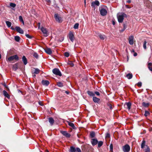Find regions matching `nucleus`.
<instances>
[{"label": "nucleus", "mask_w": 152, "mask_h": 152, "mask_svg": "<svg viewBox=\"0 0 152 152\" xmlns=\"http://www.w3.org/2000/svg\"><path fill=\"white\" fill-rule=\"evenodd\" d=\"M61 133L64 136H65L67 137H69L70 136V135L66 131H61Z\"/></svg>", "instance_id": "11"}, {"label": "nucleus", "mask_w": 152, "mask_h": 152, "mask_svg": "<svg viewBox=\"0 0 152 152\" xmlns=\"http://www.w3.org/2000/svg\"><path fill=\"white\" fill-rule=\"evenodd\" d=\"M6 23L8 27H10L11 25V23L9 21H6Z\"/></svg>", "instance_id": "28"}, {"label": "nucleus", "mask_w": 152, "mask_h": 152, "mask_svg": "<svg viewBox=\"0 0 152 152\" xmlns=\"http://www.w3.org/2000/svg\"><path fill=\"white\" fill-rule=\"evenodd\" d=\"M142 105L143 106L145 107H147L149 106V104L148 103H146L145 102H143L142 103Z\"/></svg>", "instance_id": "29"}, {"label": "nucleus", "mask_w": 152, "mask_h": 152, "mask_svg": "<svg viewBox=\"0 0 152 152\" xmlns=\"http://www.w3.org/2000/svg\"><path fill=\"white\" fill-rule=\"evenodd\" d=\"M110 137V135L109 133H107L106 134L105 137L106 138H109Z\"/></svg>", "instance_id": "40"}, {"label": "nucleus", "mask_w": 152, "mask_h": 152, "mask_svg": "<svg viewBox=\"0 0 152 152\" xmlns=\"http://www.w3.org/2000/svg\"><path fill=\"white\" fill-rule=\"evenodd\" d=\"M150 113L149 112H148L147 111H145V113L144 114V115L145 116H147L148 115H149Z\"/></svg>", "instance_id": "39"}, {"label": "nucleus", "mask_w": 152, "mask_h": 152, "mask_svg": "<svg viewBox=\"0 0 152 152\" xmlns=\"http://www.w3.org/2000/svg\"><path fill=\"white\" fill-rule=\"evenodd\" d=\"M124 31V30L123 29H122L120 31V32H123V31Z\"/></svg>", "instance_id": "62"}, {"label": "nucleus", "mask_w": 152, "mask_h": 152, "mask_svg": "<svg viewBox=\"0 0 152 152\" xmlns=\"http://www.w3.org/2000/svg\"><path fill=\"white\" fill-rule=\"evenodd\" d=\"M50 0H46V1L48 2H50Z\"/></svg>", "instance_id": "64"}, {"label": "nucleus", "mask_w": 152, "mask_h": 152, "mask_svg": "<svg viewBox=\"0 0 152 152\" xmlns=\"http://www.w3.org/2000/svg\"><path fill=\"white\" fill-rule=\"evenodd\" d=\"M87 93L90 96H93V97L94 96H95L94 93L92 91H87Z\"/></svg>", "instance_id": "22"}, {"label": "nucleus", "mask_w": 152, "mask_h": 152, "mask_svg": "<svg viewBox=\"0 0 152 152\" xmlns=\"http://www.w3.org/2000/svg\"><path fill=\"white\" fill-rule=\"evenodd\" d=\"M99 11L101 15L102 16H105L107 14V11L104 8H102L100 10H99Z\"/></svg>", "instance_id": "7"}, {"label": "nucleus", "mask_w": 152, "mask_h": 152, "mask_svg": "<svg viewBox=\"0 0 152 152\" xmlns=\"http://www.w3.org/2000/svg\"><path fill=\"white\" fill-rule=\"evenodd\" d=\"M3 93L4 95L7 98L9 99L10 98V96L9 95L8 93L5 90L3 91Z\"/></svg>", "instance_id": "19"}, {"label": "nucleus", "mask_w": 152, "mask_h": 152, "mask_svg": "<svg viewBox=\"0 0 152 152\" xmlns=\"http://www.w3.org/2000/svg\"><path fill=\"white\" fill-rule=\"evenodd\" d=\"M123 26H124V28H123V29L124 30H125V29H126V25L125 24H124V25H123Z\"/></svg>", "instance_id": "54"}, {"label": "nucleus", "mask_w": 152, "mask_h": 152, "mask_svg": "<svg viewBox=\"0 0 152 152\" xmlns=\"http://www.w3.org/2000/svg\"><path fill=\"white\" fill-rule=\"evenodd\" d=\"M126 15L124 13H123L117 16L118 21L119 23H121L123 22L124 18L126 17Z\"/></svg>", "instance_id": "1"}, {"label": "nucleus", "mask_w": 152, "mask_h": 152, "mask_svg": "<svg viewBox=\"0 0 152 152\" xmlns=\"http://www.w3.org/2000/svg\"><path fill=\"white\" fill-rule=\"evenodd\" d=\"M99 6V2L98 1H93L92 2L91 6L94 7L95 5Z\"/></svg>", "instance_id": "13"}, {"label": "nucleus", "mask_w": 152, "mask_h": 152, "mask_svg": "<svg viewBox=\"0 0 152 152\" xmlns=\"http://www.w3.org/2000/svg\"><path fill=\"white\" fill-rule=\"evenodd\" d=\"M22 60L25 65H26L27 64V59L25 56H23L22 58Z\"/></svg>", "instance_id": "16"}, {"label": "nucleus", "mask_w": 152, "mask_h": 152, "mask_svg": "<svg viewBox=\"0 0 152 152\" xmlns=\"http://www.w3.org/2000/svg\"><path fill=\"white\" fill-rule=\"evenodd\" d=\"M148 66H152V63L151 62L148 63Z\"/></svg>", "instance_id": "50"}, {"label": "nucleus", "mask_w": 152, "mask_h": 152, "mask_svg": "<svg viewBox=\"0 0 152 152\" xmlns=\"http://www.w3.org/2000/svg\"><path fill=\"white\" fill-rule=\"evenodd\" d=\"M98 140L96 139H92L91 140V142L93 146L96 145L98 143Z\"/></svg>", "instance_id": "12"}, {"label": "nucleus", "mask_w": 152, "mask_h": 152, "mask_svg": "<svg viewBox=\"0 0 152 152\" xmlns=\"http://www.w3.org/2000/svg\"><path fill=\"white\" fill-rule=\"evenodd\" d=\"M126 104L127 105V108L129 110L131 109V103L130 102H128L126 103Z\"/></svg>", "instance_id": "26"}, {"label": "nucleus", "mask_w": 152, "mask_h": 152, "mask_svg": "<svg viewBox=\"0 0 152 152\" xmlns=\"http://www.w3.org/2000/svg\"><path fill=\"white\" fill-rule=\"evenodd\" d=\"M8 60L9 61H12L14 60L18 61L19 60V58L17 55H15L13 56H10L8 58Z\"/></svg>", "instance_id": "6"}, {"label": "nucleus", "mask_w": 152, "mask_h": 152, "mask_svg": "<svg viewBox=\"0 0 152 152\" xmlns=\"http://www.w3.org/2000/svg\"><path fill=\"white\" fill-rule=\"evenodd\" d=\"M57 86L59 87H62L63 86V83L60 82H58L57 83Z\"/></svg>", "instance_id": "37"}, {"label": "nucleus", "mask_w": 152, "mask_h": 152, "mask_svg": "<svg viewBox=\"0 0 152 152\" xmlns=\"http://www.w3.org/2000/svg\"><path fill=\"white\" fill-rule=\"evenodd\" d=\"M126 77L128 79H130L132 77V75L131 73H128L126 75Z\"/></svg>", "instance_id": "27"}, {"label": "nucleus", "mask_w": 152, "mask_h": 152, "mask_svg": "<svg viewBox=\"0 0 152 152\" xmlns=\"http://www.w3.org/2000/svg\"><path fill=\"white\" fill-rule=\"evenodd\" d=\"M68 124L71 127H72L73 129H75V127L73 123L70 122L69 121H67Z\"/></svg>", "instance_id": "23"}, {"label": "nucleus", "mask_w": 152, "mask_h": 152, "mask_svg": "<svg viewBox=\"0 0 152 152\" xmlns=\"http://www.w3.org/2000/svg\"><path fill=\"white\" fill-rule=\"evenodd\" d=\"M137 53H135L134 54V56H137Z\"/></svg>", "instance_id": "60"}, {"label": "nucleus", "mask_w": 152, "mask_h": 152, "mask_svg": "<svg viewBox=\"0 0 152 152\" xmlns=\"http://www.w3.org/2000/svg\"><path fill=\"white\" fill-rule=\"evenodd\" d=\"M94 94H95L97 96H99L100 94L99 92L98 91H95L94 93Z\"/></svg>", "instance_id": "48"}, {"label": "nucleus", "mask_w": 152, "mask_h": 152, "mask_svg": "<svg viewBox=\"0 0 152 152\" xmlns=\"http://www.w3.org/2000/svg\"><path fill=\"white\" fill-rule=\"evenodd\" d=\"M112 22L113 24L114 25H115V22L114 20H112Z\"/></svg>", "instance_id": "55"}, {"label": "nucleus", "mask_w": 152, "mask_h": 152, "mask_svg": "<svg viewBox=\"0 0 152 152\" xmlns=\"http://www.w3.org/2000/svg\"><path fill=\"white\" fill-rule=\"evenodd\" d=\"M137 85L139 87H141L142 86V83L140 82H139L137 83Z\"/></svg>", "instance_id": "47"}, {"label": "nucleus", "mask_w": 152, "mask_h": 152, "mask_svg": "<svg viewBox=\"0 0 152 152\" xmlns=\"http://www.w3.org/2000/svg\"><path fill=\"white\" fill-rule=\"evenodd\" d=\"M76 150L75 148L73 146H71L69 149V152H75Z\"/></svg>", "instance_id": "25"}, {"label": "nucleus", "mask_w": 152, "mask_h": 152, "mask_svg": "<svg viewBox=\"0 0 152 152\" xmlns=\"http://www.w3.org/2000/svg\"><path fill=\"white\" fill-rule=\"evenodd\" d=\"M109 107H110V109H112V106L111 104H110L109 105Z\"/></svg>", "instance_id": "56"}, {"label": "nucleus", "mask_w": 152, "mask_h": 152, "mask_svg": "<svg viewBox=\"0 0 152 152\" xmlns=\"http://www.w3.org/2000/svg\"><path fill=\"white\" fill-rule=\"evenodd\" d=\"M145 152H150V148L148 147L145 150Z\"/></svg>", "instance_id": "45"}, {"label": "nucleus", "mask_w": 152, "mask_h": 152, "mask_svg": "<svg viewBox=\"0 0 152 152\" xmlns=\"http://www.w3.org/2000/svg\"><path fill=\"white\" fill-rule=\"evenodd\" d=\"M95 133L94 132H92L90 133V136L92 138H93L95 136Z\"/></svg>", "instance_id": "36"}, {"label": "nucleus", "mask_w": 152, "mask_h": 152, "mask_svg": "<svg viewBox=\"0 0 152 152\" xmlns=\"http://www.w3.org/2000/svg\"><path fill=\"white\" fill-rule=\"evenodd\" d=\"M45 52L48 54L51 55L52 53V51L50 48H47L45 49Z\"/></svg>", "instance_id": "14"}, {"label": "nucleus", "mask_w": 152, "mask_h": 152, "mask_svg": "<svg viewBox=\"0 0 152 152\" xmlns=\"http://www.w3.org/2000/svg\"><path fill=\"white\" fill-rule=\"evenodd\" d=\"M42 83L43 85L48 86L49 84L50 83L48 80H43L42 81Z\"/></svg>", "instance_id": "15"}, {"label": "nucleus", "mask_w": 152, "mask_h": 152, "mask_svg": "<svg viewBox=\"0 0 152 152\" xmlns=\"http://www.w3.org/2000/svg\"><path fill=\"white\" fill-rule=\"evenodd\" d=\"M69 37L70 40L73 42L74 40V36L73 33L71 32L69 33Z\"/></svg>", "instance_id": "10"}, {"label": "nucleus", "mask_w": 152, "mask_h": 152, "mask_svg": "<svg viewBox=\"0 0 152 152\" xmlns=\"http://www.w3.org/2000/svg\"><path fill=\"white\" fill-rule=\"evenodd\" d=\"M15 30L18 33L21 34H23V30L19 27L16 26L15 27Z\"/></svg>", "instance_id": "9"}, {"label": "nucleus", "mask_w": 152, "mask_h": 152, "mask_svg": "<svg viewBox=\"0 0 152 152\" xmlns=\"http://www.w3.org/2000/svg\"><path fill=\"white\" fill-rule=\"evenodd\" d=\"M52 72L54 74L56 75H58L60 76H62V74L61 72L58 68H55L54 69L52 70Z\"/></svg>", "instance_id": "4"}, {"label": "nucleus", "mask_w": 152, "mask_h": 152, "mask_svg": "<svg viewBox=\"0 0 152 152\" xmlns=\"http://www.w3.org/2000/svg\"><path fill=\"white\" fill-rule=\"evenodd\" d=\"M129 42L130 45H132L134 43V36H131L129 38Z\"/></svg>", "instance_id": "8"}, {"label": "nucleus", "mask_w": 152, "mask_h": 152, "mask_svg": "<svg viewBox=\"0 0 152 152\" xmlns=\"http://www.w3.org/2000/svg\"><path fill=\"white\" fill-rule=\"evenodd\" d=\"M38 29H40V23H38Z\"/></svg>", "instance_id": "51"}, {"label": "nucleus", "mask_w": 152, "mask_h": 152, "mask_svg": "<svg viewBox=\"0 0 152 152\" xmlns=\"http://www.w3.org/2000/svg\"><path fill=\"white\" fill-rule=\"evenodd\" d=\"M110 151H112L113 150V145L112 144H111L110 146Z\"/></svg>", "instance_id": "41"}, {"label": "nucleus", "mask_w": 152, "mask_h": 152, "mask_svg": "<svg viewBox=\"0 0 152 152\" xmlns=\"http://www.w3.org/2000/svg\"><path fill=\"white\" fill-rule=\"evenodd\" d=\"M36 58H37L38 57V56L37 53H34L33 55Z\"/></svg>", "instance_id": "44"}, {"label": "nucleus", "mask_w": 152, "mask_h": 152, "mask_svg": "<svg viewBox=\"0 0 152 152\" xmlns=\"http://www.w3.org/2000/svg\"><path fill=\"white\" fill-rule=\"evenodd\" d=\"M33 69H34V71H32V73L35 74H38L39 73L40 70L38 68H34Z\"/></svg>", "instance_id": "17"}, {"label": "nucleus", "mask_w": 152, "mask_h": 152, "mask_svg": "<svg viewBox=\"0 0 152 152\" xmlns=\"http://www.w3.org/2000/svg\"><path fill=\"white\" fill-rule=\"evenodd\" d=\"M131 0H128L126 1V2L130 3L131 2Z\"/></svg>", "instance_id": "58"}, {"label": "nucleus", "mask_w": 152, "mask_h": 152, "mask_svg": "<svg viewBox=\"0 0 152 152\" xmlns=\"http://www.w3.org/2000/svg\"><path fill=\"white\" fill-rule=\"evenodd\" d=\"M25 35L28 38L31 39L32 38V37L28 34H26Z\"/></svg>", "instance_id": "42"}, {"label": "nucleus", "mask_w": 152, "mask_h": 152, "mask_svg": "<svg viewBox=\"0 0 152 152\" xmlns=\"http://www.w3.org/2000/svg\"><path fill=\"white\" fill-rule=\"evenodd\" d=\"M19 20L20 21H21V22H22L23 23V24H24V22L23 20L22 17L21 16H19Z\"/></svg>", "instance_id": "35"}, {"label": "nucleus", "mask_w": 152, "mask_h": 152, "mask_svg": "<svg viewBox=\"0 0 152 152\" xmlns=\"http://www.w3.org/2000/svg\"><path fill=\"white\" fill-rule=\"evenodd\" d=\"M130 150V147L128 144H126L122 147V150L124 152H129Z\"/></svg>", "instance_id": "5"}, {"label": "nucleus", "mask_w": 152, "mask_h": 152, "mask_svg": "<svg viewBox=\"0 0 152 152\" xmlns=\"http://www.w3.org/2000/svg\"><path fill=\"white\" fill-rule=\"evenodd\" d=\"M99 37L101 40H104L106 38V36L104 35L99 34L98 35Z\"/></svg>", "instance_id": "24"}, {"label": "nucleus", "mask_w": 152, "mask_h": 152, "mask_svg": "<svg viewBox=\"0 0 152 152\" xmlns=\"http://www.w3.org/2000/svg\"><path fill=\"white\" fill-rule=\"evenodd\" d=\"M123 26H124V28H123V29L124 30H125V29H126V25L125 24H124V25H123Z\"/></svg>", "instance_id": "53"}, {"label": "nucleus", "mask_w": 152, "mask_h": 152, "mask_svg": "<svg viewBox=\"0 0 152 152\" xmlns=\"http://www.w3.org/2000/svg\"><path fill=\"white\" fill-rule=\"evenodd\" d=\"M149 45V43L148 42H147L146 41H145L143 43V48L145 49H146L147 48L146 46L148 45Z\"/></svg>", "instance_id": "20"}, {"label": "nucleus", "mask_w": 152, "mask_h": 152, "mask_svg": "<svg viewBox=\"0 0 152 152\" xmlns=\"http://www.w3.org/2000/svg\"><path fill=\"white\" fill-rule=\"evenodd\" d=\"M97 143H98V147L99 148V147H101L102 145H103V143L102 141H100L99 142H98Z\"/></svg>", "instance_id": "30"}, {"label": "nucleus", "mask_w": 152, "mask_h": 152, "mask_svg": "<svg viewBox=\"0 0 152 152\" xmlns=\"http://www.w3.org/2000/svg\"><path fill=\"white\" fill-rule=\"evenodd\" d=\"M41 30L42 33L44 34V36L45 37H47L49 35V33L47 28L42 27L41 28Z\"/></svg>", "instance_id": "2"}, {"label": "nucleus", "mask_w": 152, "mask_h": 152, "mask_svg": "<svg viewBox=\"0 0 152 152\" xmlns=\"http://www.w3.org/2000/svg\"><path fill=\"white\" fill-rule=\"evenodd\" d=\"M18 69V66L16 64H15L13 66V69L15 71Z\"/></svg>", "instance_id": "33"}, {"label": "nucleus", "mask_w": 152, "mask_h": 152, "mask_svg": "<svg viewBox=\"0 0 152 152\" xmlns=\"http://www.w3.org/2000/svg\"><path fill=\"white\" fill-rule=\"evenodd\" d=\"M69 53L68 52H65L64 53V56L66 57H69Z\"/></svg>", "instance_id": "43"}, {"label": "nucleus", "mask_w": 152, "mask_h": 152, "mask_svg": "<svg viewBox=\"0 0 152 152\" xmlns=\"http://www.w3.org/2000/svg\"><path fill=\"white\" fill-rule=\"evenodd\" d=\"M20 38L18 36H16L15 37V39L17 42H18L20 40Z\"/></svg>", "instance_id": "38"}, {"label": "nucleus", "mask_w": 152, "mask_h": 152, "mask_svg": "<svg viewBox=\"0 0 152 152\" xmlns=\"http://www.w3.org/2000/svg\"><path fill=\"white\" fill-rule=\"evenodd\" d=\"M11 29L12 30H15V28H14L12 26L11 27Z\"/></svg>", "instance_id": "63"}, {"label": "nucleus", "mask_w": 152, "mask_h": 152, "mask_svg": "<svg viewBox=\"0 0 152 152\" xmlns=\"http://www.w3.org/2000/svg\"><path fill=\"white\" fill-rule=\"evenodd\" d=\"M93 101L95 103H98L100 101V99L94 96L93 97Z\"/></svg>", "instance_id": "21"}, {"label": "nucleus", "mask_w": 152, "mask_h": 152, "mask_svg": "<svg viewBox=\"0 0 152 152\" xmlns=\"http://www.w3.org/2000/svg\"><path fill=\"white\" fill-rule=\"evenodd\" d=\"M125 7L126 8H130L131 7L129 6L128 5H125Z\"/></svg>", "instance_id": "57"}, {"label": "nucleus", "mask_w": 152, "mask_h": 152, "mask_svg": "<svg viewBox=\"0 0 152 152\" xmlns=\"http://www.w3.org/2000/svg\"><path fill=\"white\" fill-rule=\"evenodd\" d=\"M79 24L78 23H75L74 26V27H73V28L74 29H78V27H79Z\"/></svg>", "instance_id": "31"}, {"label": "nucleus", "mask_w": 152, "mask_h": 152, "mask_svg": "<svg viewBox=\"0 0 152 152\" xmlns=\"http://www.w3.org/2000/svg\"><path fill=\"white\" fill-rule=\"evenodd\" d=\"M65 93L67 94H69V91H65Z\"/></svg>", "instance_id": "61"}, {"label": "nucleus", "mask_w": 152, "mask_h": 152, "mask_svg": "<svg viewBox=\"0 0 152 152\" xmlns=\"http://www.w3.org/2000/svg\"><path fill=\"white\" fill-rule=\"evenodd\" d=\"M145 141H143L142 142L141 145V148H143L144 146H145Z\"/></svg>", "instance_id": "32"}, {"label": "nucleus", "mask_w": 152, "mask_h": 152, "mask_svg": "<svg viewBox=\"0 0 152 152\" xmlns=\"http://www.w3.org/2000/svg\"><path fill=\"white\" fill-rule=\"evenodd\" d=\"M3 85L7 89H8V88L7 86L6 85V84L5 83H4L3 84Z\"/></svg>", "instance_id": "49"}, {"label": "nucleus", "mask_w": 152, "mask_h": 152, "mask_svg": "<svg viewBox=\"0 0 152 152\" xmlns=\"http://www.w3.org/2000/svg\"><path fill=\"white\" fill-rule=\"evenodd\" d=\"M76 150L77 152H81L80 149L79 148H77Z\"/></svg>", "instance_id": "46"}, {"label": "nucleus", "mask_w": 152, "mask_h": 152, "mask_svg": "<svg viewBox=\"0 0 152 152\" xmlns=\"http://www.w3.org/2000/svg\"><path fill=\"white\" fill-rule=\"evenodd\" d=\"M48 121L50 123V124L51 126L53 125V124L54 121L53 119L52 118L50 117L49 118Z\"/></svg>", "instance_id": "18"}, {"label": "nucleus", "mask_w": 152, "mask_h": 152, "mask_svg": "<svg viewBox=\"0 0 152 152\" xmlns=\"http://www.w3.org/2000/svg\"><path fill=\"white\" fill-rule=\"evenodd\" d=\"M54 18L57 22L59 23H61L62 22L63 20L62 18L58 14H55Z\"/></svg>", "instance_id": "3"}, {"label": "nucleus", "mask_w": 152, "mask_h": 152, "mask_svg": "<svg viewBox=\"0 0 152 152\" xmlns=\"http://www.w3.org/2000/svg\"><path fill=\"white\" fill-rule=\"evenodd\" d=\"M148 68L149 70L151 71H152V67H151L150 66H148Z\"/></svg>", "instance_id": "52"}, {"label": "nucleus", "mask_w": 152, "mask_h": 152, "mask_svg": "<svg viewBox=\"0 0 152 152\" xmlns=\"http://www.w3.org/2000/svg\"><path fill=\"white\" fill-rule=\"evenodd\" d=\"M16 6V4L13 3H10V6L13 8L15 7Z\"/></svg>", "instance_id": "34"}, {"label": "nucleus", "mask_w": 152, "mask_h": 152, "mask_svg": "<svg viewBox=\"0 0 152 152\" xmlns=\"http://www.w3.org/2000/svg\"><path fill=\"white\" fill-rule=\"evenodd\" d=\"M39 104L40 105H41V106H42L43 105L42 104V103L40 102H39Z\"/></svg>", "instance_id": "59"}]
</instances>
